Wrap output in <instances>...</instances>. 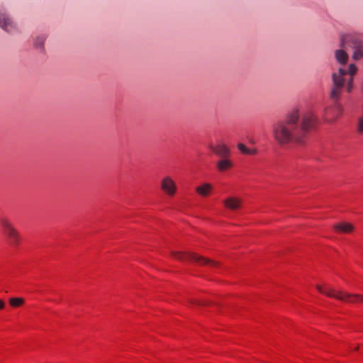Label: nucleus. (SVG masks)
<instances>
[{"instance_id": "nucleus-1", "label": "nucleus", "mask_w": 363, "mask_h": 363, "mask_svg": "<svg viewBox=\"0 0 363 363\" xmlns=\"http://www.w3.org/2000/svg\"><path fill=\"white\" fill-rule=\"evenodd\" d=\"M317 118L311 112L303 115L300 120L298 110H293L286 117L276 122L272 127V133L275 140L281 145L291 142L301 143L308 131L315 128Z\"/></svg>"}, {"instance_id": "nucleus-2", "label": "nucleus", "mask_w": 363, "mask_h": 363, "mask_svg": "<svg viewBox=\"0 0 363 363\" xmlns=\"http://www.w3.org/2000/svg\"><path fill=\"white\" fill-rule=\"evenodd\" d=\"M317 289L328 297L335 298L337 300L347 303L357 304L363 302V296L357 294H350L343 291H336L332 288L323 289L321 286L317 285Z\"/></svg>"}, {"instance_id": "nucleus-3", "label": "nucleus", "mask_w": 363, "mask_h": 363, "mask_svg": "<svg viewBox=\"0 0 363 363\" xmlns=\"http://www.w3.org/2000/svg\"><path fill=\"white\" fill-rule=\"evenodd\" d=\"M0 225L1 231L9 243L14 247L18 245L21 242V235L13 225L11 221L7 217H1Z\"/></svg>"}, {"instance_id": "nucleus-4", "label": "nucleus", "mask_w": 363, "mask_h": 363, "mask_svg": "<svg viewBox=\"0 0 363 363\" xmlns=\"http://www.w3.org/2000/svg\"><path fill=\"white\" fill-rule=\"evenodd\" d=\"M347 74V70L344 68L340 67L337 72L332 74L333 86L330 90V98L335 100H338L344 86L345 85L346 79L345 76Z\"/></svg>"}, {"instance_id": "nucleus-5", "label": "nucleus", "mask_w": 363, "mask_h": 363, "mask_svg": "<svg viewBox=\"0 0 363 363\" xmlns=\"http://www.w3.org/2000/svg\"><path fill=\"white\" fill-rule=\"evenodd\" d=\"M174 258L181 261H192L199 265H210L216 267L218 265L215 261L201 257L191 252H172Z\"/></svg>"}, {"instance_id": "nucleus-6", "label": "nucleus", "mask_w": 363, "mask_h": 363, "mask_svg": "<svg viewBox=\"0 0 363 363\" xmlns=\"http://www.w3.org/2000/svg\"><path fill=\"white\" fill-rule=\"evenodd\" d=\"M161 189L169 196H173L176 193L177 186L169 177H165L161 182Z\"/></svg>"}, {"instance_id": "nucleus-7", "label": "nucleus", "mask_w": 363, "mask_h": 363, "mask_svg": "<svg viewBox=\"0 0 363 363\" xmlns=\"http://www.w3.org/2000/svg\"><path fill=\"white\" fill-rule=\"evenodd\" d=\"M0 27L9 33L13 32L16 30V24L5 13H0Z\"/></svg>"}, {"instance_id": "nucleus-8", "label": "nucleus", "mask_w": 363, "mask_h": 363, "mask_svg": "<svg viewBox=\"0 0 363 363\" xmlns=\"http://www.w3.org/2000/svg\"><path fill=\"white\" fill-rule=\"evenodd\" d=\"M351 44L354 48L352 58L354 60H359L363 57V40L357 38H350Z\"/></svg>"}, {"instance_id": "nucleus-9", "label": "nucleus", "mask_w": 363, "mask_h": 363, "mask_svg": "<svg viewBox=\"0 0 363 363\" xmlns=\"http://www.w3.org/2000/svg\"><path fill=\"white\" fill-rule=\"evenodd\" d=\"M224 206L231 210L236 211L242 206V199L238 197L230 196L223 201Z\"/></svg>"}, {"instance_id": "nucleus-10", "label": "nucleus", "mask_w": 363, "mask_h": 363, "mask_svg": "<svg viewBox=\"0 0 363 363\" xmlns=\"http://www.w3.org/2000/svg\"><path fill=\"white\" fill-rule=\"evenodd\" d=\"M211 150L218 156L225 158L230 155V150L224 144H218L216 146H210Z\"/></svg>"}, {"instance_id": "nucleus-11", "label": "nucleus", "mask_w": 363, "mask_h": 363, "mask_svg": "<svg viewBox=\"0 0 363 363\" xmlns=\"http://www.w3.org/2000/svg\"><path fill=\"white\" fill-rule=\"evenodd\" d=\"M333 228L337 232L342 233H350L352 232L354 229L351 223L345 222L336 223L334 225Z\"/></svg>"}, {"instance_id": "nucleus-12", "label": "nucleus", "mask_w": 363, "mask_h": 363, "mask_svg": "<svg viewBox=\"0 0 363 363\" xmlns=\"http://www.w3.org/2000/svg\"><path fill=\"white\" fill-rule=\"evenodd\" d=\"M213 186L208 183L203 184L202 186L196 188V192L202 196H207L212 190Z\"/></svg>"}, {"instance_id": "nucleus-13", "label": "nucleus", "mask_w": 363, "mask_h": 363, "mask_svg": "<svg viewBox=\"0 0 363 363\" xmlns=\"http://www.w3.org/2000/svg\"><path fill=\"white\" fill-rule=\"evenodd\" d=\"M335 56L336 60L342 65L345 64L348 60L347 54L342 50H337L335 52Z\"/></svg>"}, {"instance_id": "nucleus-14", "label": "nucleus", "mask_w": 363, "mask_h": 363, "mask_svg": "<svg viewBox=\"0 0 363 363\" xmlns=\"http://www.w3.org/2000/svg\"><path fill=\"white\" fill-rule=\"evenodd\" d=\"M233 166V163L230 160L223 158L218 162L217 167L220 171H225L229 169Z\"/></svg>"}, {"instance_id": "nucleus-15", "label": "nucleus", "mask_w": 363, "mask_h": 363, "mask_svg": "<svg viewBox=\"0 0 363 363\" xmlns=\"http://www.w3.org/2000/svg\"><path fill=\"white\" fill-rule=\"evenodd\" d=\"M46 36L40 35L36 37L34 40V46L36 49L43 50Z\"/></svg>"}, {"instance_id": "nucleus-16", "label": "nucleus", "mask_w": 363, "mask_h": 363, "mask_svg": "<svg viewBox=\"0 0 363 363\" xmlns=\"http://www.w3.org/2000/svg\"><path fill=\"white\" fill-rule=\"evenodd\" d=\"M25 301L23 298L16 297L9 299V303L13 307H19L24 303Z\"/></svg>"}, {"instance_id": "nucleus-17", "label": "nucleus", "mask_w": 363, "mask_h": 363, "mask_svg": "<svg viewBox=\"0 0 363 363\" xmlns=\"http://www.w3.org/2000/svg\"><path fill=\"white\" fill-rule=\"evenodd\" d=\"M357 71V68L354 64H350L349 65L348 70H347V74H349L350 76L354 77Z\"/></svg>"}, {"instance_id": "nucleus-18", "label": "nucleus", "mask_w": 363, "mask_h": 363, "mask_svg": "<svg viewBox=\"0 0 363 363\" xmlns=\"http://www.w3.org/2000/svg\"><path fill=\"white\" fill-rule=\"evenodd\" d=\"M357 128L358 133L363 135V116L359 118Z\"/></svg>"}, {"instance_id": "nucleus-19", "label": "nucleus", "mask_w": 363, "mask_h": 363, "mask_svg": "<svg viewBox=\"0 0 363 363\" xmlns=\"http://www.w3.org/2000/svg\"><path fill=\"white\" fill-rule=\"evenodd\" d=\"M353 77L350 76L349 79L347 80V90L348 92H351L353 86Z\"/></svg>"}, {"instance_id": "nucleus-20", "label": "nucleus", "mask_w": 363, "mask_h": 363, "mask_svg": "<svg viewBox=\"0 0 363 363\" xmlns=\"http://www.w3.org/2000/svg\"><path fill=\"white\" fill-rule=\"evenodd\" d=\"M238 148L239 149L240 151L242 152V153L243 154H246L247 155V152H249V148L247 147L244 144L242 143H239L238 145Z\"/></svg>"}, {"instance_id": "nucleus-21", "label": "nucleus", "mask_w": 363, "mask_h": 363, "mask_svg": "<svg viewBox=\"0 0 363 363\" xmlns=\"http://www.w3.org/2000/svg\"><path fill=\"white\" fill-rule=\"evenodd\" d=\"M347 38H348L347 36H345V37L342 36L341 37V40H340L341 47H342V48L345 47L344 44H345V41L347 40Z\"/></svg>"}, {"instance_id": "nucleus-22", "label": "nucleus", "mask_w": 363, "mask_h": 363, "mask_svg": "<svg viewBox=\"0 0 363 363\" xmlns=\"http://www.w3.org/2000/svg\"><path fill=\"white\" fill-rule=\"evenodd\" d=\"M257 153L256 149H249V152H247V155H255Z\"/></svg>"}, {"instance_id": "nucleus-23", "label": "nucleus", "mask_w": 363, "mask_h": 363, "mask_svg": "<svg viewBox=\"0 0 363 363\" xmlns=\"http://www.w3.org/2000/svg\"><path fill=\"white\" fill-rule=\"evenodd\" d=\"M5 307V303L4 301L0 299V309H3Z\"/></svg>"}, {"instance_id": "nucleus-24", "label": "nucleus", "mask_w": 363, "mask_h": 363, "mask_svg": "<svg viewBox=\"0 0 363 363\" xmlns=\"http://www.w3.org/2000/svg\"><path fill=\"white\" fill-rule=\"evenodd\" d=\"M194 303L199 305H204V303L200 301H195Z\"/></svg>"}]
</instances>
